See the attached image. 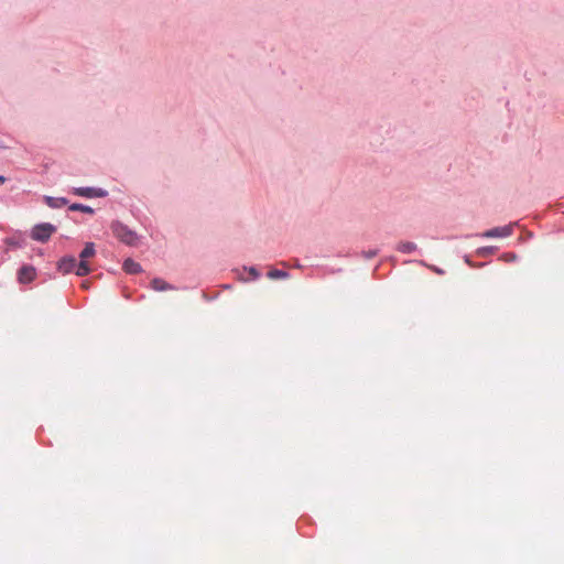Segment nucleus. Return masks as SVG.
Masks as SVG:
<instances>
[{
	"label": "nucleus",
	"instance_id": "2",
	"mask_svg": "<svg viewBox=\"0 0 564 564\" xmlns=\"http://www.w3.org/2000/svg\"><path fill=\"white\" fill-rule=\"evenodd\" d=\"M95 253V245L93 242H87L79 254L80 261L77 265V270L75 271L76 275L85 276L91 272V268L89 267L87 259L94 257Z\"/></svg>",
	"mask_w": 564,
	"mask_h": 564
},
{
	"label": "nucleus",
	"instance_id": "12",
	"mask_svg": "<svg viewBox=\"0 0 564 564\" xmlns=\"http://www.w3.org/2000/svg\"><path fill=\"white\" fill-rule=\"evenodd\" d=\"M289 276L286 271L272 269L268 272V278L275 280V279H286Z\"/></svg>",
	"mask_w": 564,
	"mask_h": 564
},
{
	"label": "nucleus",
	"instance_id": "13",
	"mask_svg": "<svg viewBox=\"0 0 564 564\" xmlns=\"http://www.w3.org/2000/svg\"><path fill=\"white\" fill-rule=\"evenodd\" d=\"M69 209L74 210V212H83V213H87V214L94 213V209L91 207L83 205V204H78V203L72 204L69 206Z\"/></svg>",
	"mask_w": 564,
	"mask_h": 564
},
{
	"label": "nucleus",
	"instance_id": "9",
	"mask_svg": "<svg viewBox=\"0 0 564 564\" xmlns=\"http://www.w3.org/2000/svg\"><path fill=\"white\" fill-rule=\"evenodd\" d=\"M123 270L127 273L135 274L141 271V265L138 262L133 261L132 259H127L123 262Z\"/></svg>",
	"mask_w": 564,
	"mask_h": 564
},
{
	"label": "nucleus",
	"instance_id": "18",
	"mask_svg": "<svg viewBox=\"0 0 564 564\" xmlns=\"http://www.w3.org/2000/svg\"><path fill=\"white\" fill-rule=\"evenodd\" d=\"M6 182V177L0 175V184H3Z\"/></svg>",
	"mask_w": 564,
	"mask_h": 564
},
{
	"label": "nucleus",
	"instance_id": "7",
	"mask_svg": "<svg viewBox=\"0 0 564 564\" xmlns=\"http://www.w3.org/2000/svg\"><path fill=\"white\" fill-rule=\"evenodd\" d=\"M36 272L35 269L31 265H23L19 270V281L21 283H29L35 279Z\"/></svg>",
	"mask_w": 564,
	"mask_h": 564
},
{
	"label": "nucleus",
	"instance_id": "11",
	"mask_svg": "<svg viewBox=\"0 0 564 564\" xmlns=\"http://www.w3.org/2000/svg\"><path fill=\"white\" fill-rule=\"evenodd\" d=\"M416 249V245L414 242L405 241L401 242L398 246V250L403 253H411Z\"/></svg>",
	"mask_w": 564,
	"mask_h": 564
},
{
	"label": "nucleus",
	"instance_id": "15",
	"mask_svg": "<svg viewBox=\"0 0 564 564\" xmlns=\"http://www.w3.org/2000/svg\"><path fill=\"white\" fill-rule=\"evenodd\" d=\"M80 288L84 290H88L90 288V281L89 280L83 281L80 284Z\"/></svg>",
	"mask_w": 564,
	"mask_h": 564
},
{
	"label": "nucleus",
	"instance_id": "5",
	"mask_svg": "<svg viewBox=\"0 0 564 564\" xmlns=\"http://www.w3.org/2000/svg\"><path fill=\"white\" fill-rule=\"evenodd\" d=\"M512 234V226L496 227L485 231L481 236L485 238H502Z\"/></svg>",
	"mask_w": 564,
	"mask_h": 564
},
{
	"label": "nucleus",
	"instance_id": "16",
	"mask_svg": "<svg viewBox=\"0 0 564 564\" xmlns=\"http://www.w3.org/2000/svg\"><path fill=\"white\" fill-rule=\"evenodd\" d=\"M431 269H432L435 273H437V274H443V273H444V271H443L442 269H440V268L431 267Z\"/></svg>",
	"mask_w": 564,
	"mask_h": 564
},
{
	"label": "nucleus",
	"instance_id": "14",
	"mask_svg": "<svg viewBox=\"0 0 564 564\" xmlns=\"http://www.w3.org/2000/svg\"><path fill=\"white\" fill-rule=\"evenodd\" d=\"M249 273L252 275V279H258L260 275L258 270L253 267L249 268Z\"/></svg>",
	"mask_w": 564,
	"mask_h": 564
},
{
	"label": "nucleus",
	"instance_id": "1",
	"mask_svg": "<svg viewBox=\"0 0 564 564\" xmlns=\"http://www.w3.org/2000/svg\"><path fill=\"white\" fill-rule=\"evenodd\" d=\"M111 230L115 237L121 242L128 246H137L139 240L138 235L122 223L113 221L111 224Z\"/></svg>",
	"mask_w": 564,
	"mask_h": 564
},
{
	"label": "nucleus",
	"instance_id": "6",
	"mask_svg": "<svg viewBox=\"0 0 564 564\" xmlns=\"http://www.w3.org/2000/svg\"><path fill=\"white\" fill-rule=\"evenodd\" d=\"M77 265L78 263L74 257H64L57 263L58 270L64 274L73 271L75 272L77 270Z\"/></svg>",
	"mask_w": 564,
	"mask_h": 564
},
{
	"label": "nucleus",
	"instance_id": "10",
	"mask_svg": "<svg viewBox=\"0 0 564 564\" xmlns=\"http://www.w3.org/2000/svg\"><path fill=\"white\" fill-rule=\"evenodd\" d=\"M45 203L47 204V206L52 208H59L65 206L68 202L66 198L63 197L45 196Z\"/></svg>",
	"mask_w": 564,
	"mask_h": 564
},
{
	"label": "nucleus",
	"instance_id": "17",
	"mask_svg": "<svg viewBox=\"0 0 564 564\" xmlns=\"http://www.w3.org/2000/svg\"><path fill=\"white\" fill-rule=\"evenodd\" d=\"M376 254H377V251H369V252L367 253V257H368V258H372V257H375Z\"/></svg>",
	"mask_w": 564,
	"mask_h": 564
},
{
	"label": "nucleus",
	"instance_id": "8",
	"mask_svg": "<svg viewBox=\"0 0 564 564\" xmlns=\"http://www.w3.org/2000/svg\"><path fill=\"white\" fill-rule=\"evenodd\" d=\"M151 286L154 291L162 292V291H169L174 290V288L165 282L163 279L155 278L151 281Z\"/></svg>",
	"mask_w": 564,
	"mask_h": 564
},
{
	"label": "nucleus",
	"instance_id": "3",
	"mask_svg": "<svg viewBox=\"0 0 564 564\" xmlns=\"http://www.w3.org/2000/svg\"><path fill=\"white\" fill-rule=\"evenodd\" d=\"M56 231V227L52 224L44 223L36 225L31 232L32 239L41 242H45Z\"/></svg>",
	"mask_w": 564,
	"mask_h": 564
},
{
	"label": "nucleus",
	"instance_id": "4",
	"mask_svg": "<svg viewBox=\"0 0 564 564\" xmlns=\"http://www.w3.org/2000/svg\"><path fill=\"white\" fill-rule=\"evenodd\" d=\"M74 194L82 197H105L107 192L101 188L94 187H76L73 189Z\"/></svg>",
	"mask_w": 564,
	"mask_h": 564
}]
</instances>
